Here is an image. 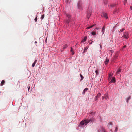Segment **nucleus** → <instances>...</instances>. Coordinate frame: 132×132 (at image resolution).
Returning a JSON list of instances; mask_svg holds the SVG:
<instances>
[{
  "label": "nucleus",
  "instance_id": "1a4fd4ad",
  "mask_svg": "<svg viewBox=\"0 0 132 132\" xmlns=\"http://www.w3.org/2000/svg\"><path fill=\"white\" fill-rule=\"evenodd\" d=\"M105 26H104L102 28V31L103 32V34L105 32Z\"/></svg>",
  "mask_w": 132,
  "mask_h": 132
},
{
  "label": "nucleus",
  "instance_id": "6ab92c4d",
  "mask_svg": "<svg viewBox=\"0 0 132 132\" xmlns=\"http://www.w3.org/2000/svg\"><path fill=\"white\" fill-rule=\"evenodd\" d=\"M44 14L42 15L41 16V19L42 20L44 18Z\"/></svg>",
  "mask_w": 132,
  "mask_h": 132
},
{
  "label": "nucleus",
  "instance_id": "72a5a7b5",
  "mask_svg": "<svg viewBox=\"0 0 132 132\" xmlns=\"http://www.w3.org/2000/svg\"><path fill=\"white\" fill-rule=\"evenodd\" d=\"M124 30V29H122L120 30V31L122 32Z\"/></svg>",
  "mask_w": 132,
  "mask_h": 132
},
{
  "label": "nucleus",
  "instance_id": "c85d7f7f",
  "mask_svg": "<svg viewBox=\"0 0 132 132\" xmlns=\"http://www.w3.org/2000/svg\"><path fill=\"white\" fill-rule=\"evenodd\" d=\"M118 130V128L117 127H116V129L115 130V132H117Z\"/></svg>",
  "mask_w": 132,
  "mask_h": 132
},
{
  "label": "nucleus",
  "instance_id": "bb28decb",
  "mask_svg": "<svg viewBox=\"0 0 132 132\" xmlns=\"http://www.w3.org/2000/svg\"><path fill=\"white\" fill-rule=\"evenodd\" d=\"M37 17H36L34 19V20H35V22H37Z\"/></svg>",
  "mask_w": 132,
  "mask_h": 132
},
{
  "label": "nucleus",
  "instance_id": "a211bd4d",
  "mask_svg": "<svg viewBox=\"0 0 132 132\" xmlns=\"http://www.w3.org/2000/svg\"><path fill=\"white\" fill-rule=\"evenodd\" d=\"M80 76L81 77V81L83 79L84 77L81 74H80Z\"/></svg>",
  "mask_w": 132,
  "mask_h": 132
},
{
  "label": "nucleus",
  "instance_id": "6e6552de",
  "mask_svg": "<svg viewBox=\"0 0 132 132\" xmlns=\"http://www.w3.org/2000/svg\"><path fill=\"white\" fill-rule=\"evenodd\" d=\"M100 93H98L96 96L95 99L96 100H97L98 99V98L100 96Z\"/></svg>",
  "mask_w": 132,
  "mask_h": 132
},
{
  "label": "nucleus",
  "instance_id": "58836bf2",
  "mask_svg": "<svg viewBox=\"0 0 132 132\" xmlns=\"http://www.w3.org/2000/svg\"><path fill=\"white\" fill-rule=\"evenodd\" d=\"M95 29L97 30L98 29V28H96Z\"/></svg>",
  "mask_w": 132,
  "mask_h": 132
},
{
  "label": "nucleus",
  "instance_id": "7c9ffc66",
  "mask_svg": "<svg viewBox=\"0 0 132 132\" xmlns=\"http://www.w3.org/2000/svg\"><path fill=\"white\" fill-rule=\"evenodd\" d=\"M108 124L109 125H112V122H109V123H108Z\"/></svg>",
  "mask_w": 132,
  "mask_h": 132
},
{
  "label": "nucleus",
  "instance_id": "2f4dec72",
  "mask_svg": "<svg viewBox=\"0 0 132 132\" xmlns=\"http://www.w3.org/2000/svg\"><path fill=\"white\" fill-rule=\"evenodd\" d=\"M71 52L73 51L72 47H71V50L70 51Z\"/></svg>",
  "mask_w": 132,
  "mask_h": 132
},
{
  "label": "nucleus",
  "instance_id": "9d476101",
  "mask_svg": "<svg viewBox=\"0 0 132 132\" xmlns=\"http://www.w3.org/2000/svg\"><path fill=\"white\" fill-rule=\"evenodd\" d=\"M87 38L86 37H85L84 39L81 41V42L84 43V42L86 40Z\"/></svg>",
  "mask_w": 132,
  "mask_h": 132
},
{
  "label": "nucleus",
  "instance_id": "a878e982",
  "mask_svg": "<svg viewBox=\"0 0 132 132\" xmlns=\"http://www.w3.org/2000/svg\"><path fill=\"white\" fill-rule=\"evenodd\" d=\"M118 9H116L114 11V13H115V12H117V11H118Z\"/></svg>",
  "mask_w": 132,
  "mask_h": 132
},
{
  "label": "nucleus",
  "instance_id": "393cba45",
  "mask_svg": "<svg viewBox=\"0 0 132 132\" xmlns=\"http://www.w3.org/2000/svg\"><path fill=\"white\" fill-rule=\"evenodd\" d=\"M117 59V57L116 56H115L113 58V60H115Z\"/></svg>",
  "mask_w": 132,
  "mask_h": 132
},
{
  "label": "nucleus",
  "instance_id": "ea45409f",
  "mask_svg": "<svg viewBox=\"0 0 132 132\" xmlns=\"http://www.w3.org/2000/svg\"><path fill=\"white\" fill-rule=\"evenodd\" d=\"M100 46H101V43H100Z\"/></svg>",
  "mask_w": 132,
  "mask_h": 132
},
{
  "label": "nucleus",
  "instance_id": "49530a36",
  "mask_svg": "<svg viewBox=\"0 0 132 132\" xmlns=\"http://www.w3.org/2000/svg\"><path fill=\"white\" fill-rule=\"evenodd\" d=\"M128 100H129V98H128Z\"/></svg>",
  "mask_w": 132,
  "mask_h": 132
},
{
  "label": "nucleus",
  "instance_id": "4c0bfd02",
  "mask_svg": "<svg viewBox=\"0 0 132 132\" xmlns=\"http://www.w3.org/2000/svg\"><path fill=\"white\" fill-rule=\"evenodd\" d=\"M130 9L131 10H132V6L130 7Z\"/></svg>",
  "mask_w": 132,
  "mask_h": 132
},
{
  "label": "nucleus",
  "instance_id": "c9c22d12",
  "mask_svg": "<svg viewBox=\"0 0 132 132\" xmlns=\"http://www.w3.org/2000/svg\"><path fill=\"white\" fill-rule=\"evenodd\" d=\"M102 99L103 100L104 99H105V98H104V96H102Z\"/></svg>",
  "mask_w": 132,
  "mask_h": 132
},
{
  "label": "nucleus",
  "instance_id": "c03bdc74",
  "mask_svg": "<svg viewBox=\"0 0 132 132\" xmlns=\"http://www.w3.org/2000/svg\"><path fill=\"white\" fill-rule=\"evenodd\" d=\"M127 0H125V2H126Z\"/></svg>",
  "mask_w": 132,
  "mask_h": 132
},
{
  "label": "nucleus",
  "instance_id": "dca6fc26",
  "mask_svg": "<svg viewBox=\"0 0 132 132\" xmlns=\"http://www.w3.org/2000/svg\"><path fill=\"white\" fill-rule=\"evenodd\" d=\"M5 81L4 80H2V82L1 83V86H2L4 84V83H5Z\"/></svg>",
  "mask_w": 132,
  "mask_h": 132
},
{
  "label": "nucleus",
  "instance_id": "b1692460",
  "mask_svg": "<svg viewBox=\"0 0 132 132\" xmlns=\"http://www.w3.org/2000/svg\"><path fill=\"white\" fill-rule=\"evenodd\" d=\"M115 4H112L111 5V7H114V6H115Z\"/></svg>",
  "mask_w": 132,
  "mask_h": 132
},
{
  "label": "nucleus",
  "instance_id": "de8ad7c7",
  "mask_svg": "<svg viewBox=\"0 0 132 132\" xmlns=\"http://www.w3.org/2000/svg\"><path fill=\"white\" fill-rule=\"evenodd\" d=\"M128 100H129V98H128Z\"/></svg>",
  "mask_w": 132,
  "mask_h": 132
},
{
  "label": "nucleus",
  "instance_id": "2eb2a0df",
  "mask_svg": "<svg viewBox=\"0 0 132 132\" xmlns=\"http://www.w3.org/2000/svg\"><path fill=\"white\" fill-rule=\"evenodd\" d=\"M95 24H94L92 25L90 27H88L86 28V29H90V28H92V27H93L94 26H95Z\"/></svg>",
  "mask_w": 132,
  "mask_h": 132
},
{
  "label": "nucleus",
  "instance_id": "a18cd8bd",
  "mask_svg": "<svg viewBox=\"0 0 132 132\" xmlns=\"http://www.w3.org/2000/svg\"><path fill=\"white\" fill-rule=\"evenodd\" d=\"M100 47H101V48H102L101 46H100Z\"/></svg>",
  "mask_w": 132,
  "mask_h": 132
},
{
  "label": "nucleus",
  "instance_id": "4be33fe9",
  "mask_svg": "<svg viewBox=\"0 0 132 132\" xmlns=\"http://www.w3.org/2000/svg\"><path fill=\"white\" fill-rule=\"evenodd\" d=\"M95 73H96V75H98L99 74V73L98 72V71L97 70H96L95 71Z\"/></svg>",
  "mask_w": 132,
  "mask_h": 132
},
{
  "label": "nucleus",
  "instance_id": "f03ea898",
  "mask_svg": "<svg viewBox=\"0 0 132 132\" xmlns=\"http://www.w3.org/2000/svg\"><path fill=\"white\" fill-rule=\"evenodd\" d=\"M123 36L126 38H129L128 34V33L127 32H125L124 33Z\"/></svg>",
  "mask_w": 132,
  "mask_h": 132
},
{
  "label": "nucleus",
  "instance_id": "cd10ccee",
  "mask_svg": "<svg viewBox=\"0 0 132 132\" xmlns=\"http://www.w3.org/2000/svg\"><path fill=\"white\" fill-rule=\"evenodd\" d=\"M70 21L69 19L68 20H67L66 21V23H69V22H70Z\"/></svg>",
  "mask_w": 132,
  "mask_h": 132
},
{
  "label": "nucleus",
  "instance_id": "7ed1b4c3",
  "mask_svg": "<svg viewBox=\"0 0 132 132\" xmlns=\"http://www.w3.org/2000/svg\"><path fill=\"white\" fill-rule=\"evenodd\" d=\"M101 16L103 17H104L105 18H106V19L108 18L107 14L103 12L101 14Z\"/></svg>",
  "mask_w": 132,
  "mask_h": 132
},
{
  "label": "nucleus",
  "instance_id": "e433bc0d",
  "mask_svg": "<svg viewBox=\"0 0 132 132\" xmlns=\"http://www.w3.org/2000/svg\"><path fill=\"white\" fill-rule=\"evenodd\" d=\"M78 6L79 7L80 6V5L79 4H78Z\"/></svg>",
  "mask_w": 132,
  "mask_h": 132
},
{
  "label": "nucleus",
  "instance_id": "aec40b11",
  "mask_svg": "<svg viewBox=\"0 0 132 132\" xmlns=\"http://www.w3.org/2000/svg\"><path fill=\"white\" fill-rule=\"evenodd\" d=\"M66 15L68 18H69L70 17V14L68 13L66 14Z\"/></svg>",
  "mask_w": 132,
  "mask_h": 132
},
{
  "label": "nucleus",
  "instance_id": "f8f14e48",
  "mask_svg": "<svg viewBox=\"0 0 132 132\" xmlns=\"http://www.w3.org/2000/svg\"><path fill=\"white\" fill-rule=\"evenodd\" d=\"M37 61V60H36L33 63L32 65V66L33 67H34L35 65V64L36 63V62Z\"/></svg>",
  "mask_w": 132,
  "mask_h": 132
},
{
  "label": "nucleus",
  "instance_id": "412c9836",
  "mask_svg": "<svg viewBox=\"0 0 132 132\" xmlns=\"http://www.w3.org/2000/svg\"><path fill=\"white\" fill-rule=\"evenodd\" d=\"M67 47V45H64L63 46V49H64L66 48V47Z\"/></svg>",
  "mask_w": 132,
  "mask_h": 132
},
{
  "label": "nucleus",
  "instance_id": "f3484780",
  "mask_svg": "<svg viewBox=\"0 0 132 132\" xmlns=\"http://www.w3.org/2000/svg\"><path fill=\"white\" fill-rule=\"evenodd\" d=\"M91 34L93 35H96V33L95 32H92Z\"/></svg>",
  "mask_w": 132,
  "mask_h": 132
},
{
  "label": "nucleus",
  "instance_id": "5701e85b",
  "mask_svg": "<svg viewBox=\"0 0 132 132\" xmlns=\"http://www.w3.org/2000/svg\"><path fill=\"white\" fill-rule=\"evenodd\" d=\"M88 46L87 47H85L84 49V52H85V51L87 50V49H88Z\"/></svg>",
  "mask_w": 132,
  "mask_h": 132
},
{
  "label": "nucleus",
  "instance_id": "c756f323",
  "mask_svg": "<svg viewBox=\"0 0 132 132\" xmlns=\"http://www.w3.org/2000/svg\"><path fill=\"white\" fill-rule=\"evenodd\" d=\"M28 91H29L30 89V87L29 86V85H28Z\"/></svg>",
  "mask_w": 132,
  "mask_h": 132
},
{
  "label": "nucleus",
  "instance_id": "79ce46f5",
  "mask_svg": "<svg viewBox=\"0 0 132 132\" xmlns=\"http://www.w3.org/2000/svg\"><path fill=\"white\" fill-rule=\"evenodd\" d=\"M92 41L90 43V44H92Z\"/></svg>",
  "mask_w": 132,
  "mask_h": 132
},
{
  "label": "nucleus",
  "instance_id": "f704fd0d",
  "mask_svg": "<svg viewBox=\"0 0 132 132\" xmlns=\"http://www.w3.org/2000/svg\"><path fill=\"white\" fill-rule=\"evenodd\" d=\"M126 47V45H125L124 46H123V48H125Z\"/></svg>",
  "mask_w": 132,
  "mask_h": 132
},
{
  "label": "nucleus",
  "instance_id": "20e7f679",
  "mask_svg": "<svg viewBox=\"0 0 132 132\" xmlns=\"http://www.w3.org/2000/svg\"><path fill=\"white\" fill-rule=\"evenodd\" d=\"M110 82L111 83H114L116 82V79L115 77H112L111 80L110 81Z\"/></svg>",
  "mask_w": 132,
  "mask_h": 132
},
{
  "label": "nucleus",
  "instance_id": "473e14b6",
  "mask_svg": "<svg viewBox=\"0 0 132 132\" xmlns=\"http://www.w3.org/2000/svg\"><path fill=\"white\" fill-rule=\"evenodd\" d=\"M72 52V55H73L74 54V51L71 52Z\"/></svg>",
  "mask_w": 132,
  "mask_h": 132
},
{
  "label": "nucleus",
  "instance_id": "9b49d317",
  "mask_svg": "<svg viewBox=\"0 0 132 132\" xmlns=\"http://www.w3.org/2000/svg\"><path fill=\"white\" fill-rule=\"evenodd\" d=\"M88 88H85L83 91L82 94H84L85 92L87 91L88 90Z\"/></svg>",
  "mask_w": 132,
  "mask_h": 132
},
{
  "label": "nucleus",
  "instance_id": "ddd939ff",
  "mask_svg": "<svg viewBox=\"0 0 132 132\" xmlns=\"http://www.w3.org/2000/svg\"><path fill=\"white\" fill-rule=\"evenodd\" d=\"M121 68H119L118 70L117 71V72L116 73H117L118 72H120L121 71Z\"/></svg>",
  "mask_w": 132,
  "mask_h": 132
},
{
  "label": "nucleus",
  "instance_id": "0eeeda50",
  "mask_svg": "<svg viewBox=\"0 0 132 132\" xmlns=\"http://www.w3.org/2000/svg\"><path fill=\"white\" fill-rule=\"evenodd\" d=\"M109 61V60L108 58H106V60L105 61V63L106 65H107Z\"/></svg>",
  "mask_w": 132,
  "mask_h": 132
},
{
  "label": "nucleus",
  "instance_id": "39448f33",
  "mask_svg": "<svg viewBox=\"0 0 132 132\" xmlns=\"http://www.w3.org/2000/svg\"><path fill=\"white\" fill-rule=\"evenodd\" d=\"M91 11H89V12H88L87 14V18H88V19H89L91 15Z\"/></svg>",
  "mask_w": 132,
  "mask_h": 132
},
{
  "label": "nucleus",
  "instance_id": "a19ab883",
  "mask_svg": "<svg viewBox=\"0 0 132 132\" xmlns=\"http://www.w3.org/2000/svg\"><path fill=\"white\" fill-rule=\"evenodd\" d=\"M37 43V41H36L35 42V43Z\"/></svg>",
  "mask_w": 132,
  "mask_h": 132
},
{
  "label": "nucleus",
  "instance_id": "4468645a",
  "mask_svg": "<svg viewBox=\"0 0 132 132\" xmlns=\"http://www.w3.org/2000/svg\"><path fill=\"white\" fill-rule=\"evenodd\" d=\"M109 77L108 78V80H110L111 79L112 77V76L111 74H110L109 75Z\"/></svg>",
  "mask_w": 132,
  "mask_h": 132
},
{
  "label": "nucleus",
  "instance_id": "37998d69",
  "mask_svg": "<svg viewBox=\"0 0 132 132\" xmlns=\"http://www.w3.org/2000/svg\"><path fill=\"white\" fill-rule=\"evenodd\" d=\"M93 113V112H92V113L91 112V114H92Z\"/></svg>",
  "mask_w": 132,
  "mask_h": 132
},
{
  "label": "nucleus",
  "instance_id": "f257e3e1",
  "mask_svg": "<svg viewBox=\"0 0 132 132\" xmlns=\"http://www.w3.org/2000/svg\"><path fill=\"white\" fill-rule=\"evenodd\" d=\"M94 121L93 119H90L89 120L85 119L81 121L80 123V125H86L90 122H93Z\"/></svg>",
  "mask_w": 132,
  "mask_h": 132
},
{
  "label": "nucleus",
  "instance_id": "423d86ee",
  "mask_svg": "<svg viewBox=\"0 0 132 132\" xmlns=\"http://www.w3.org/2000/svg\"><path fill=\"white\" fill-rule=\"evenodd\" d=\"M104 97L105 99H108L109 98L108 95L106 93L104 95Z\"/></svg>",
  "mask_w": 132,
  "mask_h": 132
}]
</instances>
